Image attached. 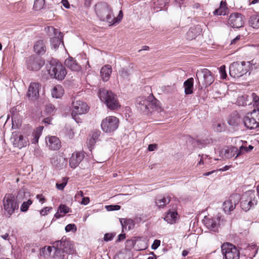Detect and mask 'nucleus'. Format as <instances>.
Listing matches in <instances>:
<instances>
[{
  "label": "nucleus",
  "instance_id": "nucleus-1",
  "mask_svg": "<svg viewBox=\"0 0 259 259\" xmlns=\"http://www.w3.org/2000/svg\"><path fill=\"white\" fill-rule=\"evenodd\" d=\"M159 102L153 95L148 97H139L136 102V106L138 110L141 112L148 113L152 112L158 109Z\"/></svg>",
  "mask_w": 259,
  "mask_h": 259
},
{
  "label": "nucleus",
  "instance_id": "nucleus-2",
  "mask_svg": "<svg viewBox=\"0 0 259 259\" xmlns=\"http://www.w3.org/2000/svg\"><path fill=\"white\" fill-rule=\"evenodd\" d=\"M95 12L101 21H106L110 25L113 14L112 9L107 3L101 2L95 5Z\"/></svg>",
  "mask_w": 259,
  "mask_h": 259
},
{
  "label": "nucleus",
  "instance_id": "nucleus-3",
  "mask_svg": "<svg viewBox=\"0 0 259 259\" xmlns=\"http://www.w3.org/2000/svg\"><path fill=\"white\" fill-rule=\"evenodd\" d=\"M99 96L101 100L111 110H114L119 106L116 95L111 91L101 89L100 90Z\"/></svg>",
  "mask_w": 259,
  "mask_h": 259
},
{
  "label": "nucleus",
  "instance_id": "nucleus-4",
  "mask_svg": "<svg viewBox=\"0 0 259 259\" xmlns=\"http://www.w3.org/2000/svg\"><path fill=\"white\" fill-rule=\"evenodd\" d=\"M19 203L14 196L11 194H6L3 199V209L4 214L10 218L15 210H18Z\"/></svg>",
  "mask_w": 259,
  "mask_h": 259
},
{
  "label": "nucleus",
  "instance_id": "nucleus-5",
  "mask_svg": "<svg viewBox=\"0 0 259 259\" xmlns=\"http://www.w3.org/2000/svg\"><path fill=\"white\" fill-rule=\"evenodd\" d=\"M49 73L52 78L58 80H63L67 72L64 66L59 61L52 60L50 63Z\"/></svg>",
  "mask_w": 259,
  "mask_h": 259
},
{
  "label": "nucleus",
  "instance_id": "nucleus-6",
  "mask_svg": "<svg viewBox=\"0 0 259 259\" xmlns=\"http://www.w3.org/2000/svg\"><path fill=\"white\" fill-rule=\"evenodd\" d=\"M119 120L114 116H109L104 118L101 123L102 130L105 133L110 134L118 127Z\"/></svg>",
  "mask_w": 259,
  "mask_h": 259
},
{
  "label": "nucleus",
  "instance_id": "nucleus-7",
  "mask_svg": "<svg viewBox=\"0 0 259 259\" xmlns=\"http://www.w3.org/2000/svg\"><path fill=\"white\" fill-rule=\"evenodd\" d=\"M257 202L254 192L247 191L241 198L240 206L243 210L247 211L256 205Z\"/></svg>",
  "mask_w": 259,
  "mask_h": 259
},
{
  "label": "nucleus",
  "instance_id": "nucleus-8",
  "mask_svg": "<svg viewBox=\"0 0 259 259\" xmlns=\"http://www.w3.org/2000/svg\"><path fill=\"white\" fill-rule=\"evenodd\" d=\"M245 126L248 129H255L259 127V111L254 109L252 112H248L243 118Z\"/></svg>",
  "mask_w": 259,
  "mask_h": 259
},
{
  "label": "nucleus",
  "instance_id": "nucleus-9",
  "mask_svg": "<svg viewBox=\"0 0 259 259\" xmlns=\"http://www.w3.org/2000/svg\"><path fill=\"white\" fill-rule=\"evenodd\" d=\"M250 62H245L242 61L241 63L234 62L232 63L229 67V73L231 76L236 78L242 76L246 73V70L244 69V66H249Z\"/></svg>",
  "mask_w": 259,
  "mask_h": 259
},
{
  "label": "nucleus",
  "instance_id": "nucleus-10",
  "mask_svg": "<svg viewBox=\"0 0 259 259\" xmlns=\"http://www.w3.org/2000/svg\"><path fill=\"white\" fill-rule=\"evenodd\" d=\"M221 249L225 259H239L240 252L232 244L225 243L222 245Z\"/></svg>",
  "mask_w": 259,
  "mask_h": 259
},
{
  "label": "nucleus",
  "instance_id": "nucleus-11",
  "mask_svg": "<svg viewBox=\"0 0 259 259\" xmlns=\"http://www.w3.org/2000/svg\"><path fill=\"white\" fill-rule=\"evenodd\" d=\"M52 244L53 248L61 250L65 254H73L75 251L73 243L66 238L54 241Z\"/></svg>",
  "mask_w": 259,
  "mask_h": 259
},
{
  "label": "nucleus",
  "instance_id": "nucleus-12",
  "mask_svg": "<svg viewBox=\"0 0 259 259\" xmlns=\"http://www.w3.org/2000/svg\"><path fill=\"white\" fill-rule=\"evenodd\" d=\"M89 107L86 103L80 100L73 101L72 102L71 115L76 120V117L77 116L86 113L89 111Z\"/></svg>",
  "mask_w": 259,
  "mask_h": 259
},
{
  "label": "nucleus",
  "instance_id": "nucleus-13",
  "mask_svg": "<svg viewBox=\"0 0 259 259\" xmlns=\"http://www.w3.org/2000/svg\"><path fill=\"white\" fill-rule=\"evenodd\" d=\"M27 68L32 71L39 70L45 64V61L39 57L31 56L27 59Z\"/></svg>",
  "mask_w": 259,
  "mask_h": 259
},
{
  "label": "nucleus",
  "instance_id": "nucleus-14",
  "mask_svg": "<svg viewBox=\"0 0 259 259\" xmlns=\"http://www.w3.org/2000/svg\"><path fill=\"white\" fill-rule=\"evenodd\" d=\"M196 76L198 80L199 78L202 76L201 83L203 86L207 87L210 85L214 81V79L211 72L207 69H202L200 71L196 73Z\"/></svg>",
  "mask_w": 259,
  "mask_h": 259
},
{
  "label": "nucleus",
  "instance_id": "nucleus-15",
  "mask_svg": "<svg viewBox=\"0 0 259 259\" xmlns=\"http://www.w3.org/2000/svg\"><path fill=\"white\" fill-rule=\"evenodd\" d=\"M240 199L238 194H234L230 196L229 198L225 200L223 204V208L226 213H229L236 207V204L238 203Z\"/></svg>",
  "mask_w": 259,
  "mask_h": 259
},
{
  "label": "nucleus",
  "instance_id": "nucleus-16",
  "mask_svg": "<svg viewBox=\"0 0 259 259\" xmlns=\"http://www.w3.org/2000/svg\"><path fill=\"white\" fill-rule=\"evenodd\" d=\"M228 24L233 28H240L244 25V17L238 13H232L229 16Z\"/></svg>",
  "mask_w": 259,
  "mask_h": 259
},
{
  "label": "nucleus",
  "instance_id": "nucleus-17",
  "mask_svg": "<svg viewBox=\"0 0 259 259\" xmlns=\"http://www.w3.org/2000/svg\"><path fill=\"white\" fill-rule=\"evenodd\" d=\"M11 141L14 147L19 149L26 147L29 143L28 140L26 137L16 132L13 133Z\"/></svg>",
  "mask_w": 259,
  "mask_h": 259
},
{
  "label": "nucleus",
  "instance_id": "nucleus-18",
  "mask_svg": "<svg viewBox=\"0 0 259 259\" xmlns=\"http://www.w3.org/2000/svg\"><path fill=\"white\" fill-rule=\"evenodd\" d=\"M203 221L208 229L213 232H218L219 228V219L218 218H209L205 217Z\"/></svg>",
  "mask_w": 259,
  "mask_h": 259
},
{
  "label": "nucleus",
  "instance_id": "nucleus-19",
  "mask_svg": "<svg viewBox=\"0 0 259 259\" xmlns=\"http://www.w3.org/2000/svg\"><path fill=\"white\" fill-rule=\"evenodd\" d=\"M243 146L240 147L238 149L235 147H227L223 151L224 156L227 158H231L234 156L237 158L242 154Z\"/></svg>",
  "mask_w": 259,
  "mask_h": 259
},
{
  "label": "nucleus",
  "instance_id": "nucleus-20",
  "mask_svg": "<svg viewBox=\"0 0 259 259\" xmlns=\"http://www.w3.org/2000/svg\"><path fill=\"white\" fill-rule=\"evenodd\" d=\"M54 32V36L51 38V46L54 48H57L61 42H63V34L59 30L53 27L49 28Z\"/></svg>",
  "mask_w": 259,
  "mask_h": 259
},
{
  "label": "nucleus",
  "instance_id": "nucleus-21",
  "mask_svg": "<svg viewBox=\"0 0 259 259\" xmlns=\"http://www.w3.org/2000/svg\"><path fill=\"white\" fill-rule=\"evenodd\" d=\"M40 85L38 83H31L27 93V97L31 100H36L39 96Z\"/></svg>",
  "mask_w": 259,
  "mask_h": 259
},
{
  "label": "nucleus",
  "instance_id": "nucleus-22",
  "mask_svg": "<svg viewBox=\"0 0 259 259\" xmlns=\"http://www.w3.org/2000/svg\"><path fill=\"white\" fill-rule=\"evenodd\" d=\"M84 158L83 152H77L72 153L70 158L69 164L71 168L76 167Z\"/></svg>",
  "mask_w": 259,
  "mask_h": 259
},
{
  "label": "nucleus",
  "instance_id": "nucleus-23",
  "mask_svg": "<svg viewBox=\"0 0 259 259\" xmlns=\"http://www.w3.org/2000/svg\"><path fill=\"white\" fill-rule=\"evenodd\" d=\"M65 66L73 71H79L81 70V66L74 58L69 57L64 62Z\"/></svg>",
  "mask_w": 259,
  "mask_h": 259
},
{
  "label": "nucleus",
  "instance_id": "nucleus-24",
  "mask_svg": "<svg viewBox=\"0 0 259 259\" xmlns=\"http://www.w3.org/2000/svg\"><path fill=\"white\" fill-rule=\"evenodd\" d=\"M47 145L50 149L53 150H57L61 147V142L60 140L55 136L49 137L46 141Z\"/></svg>",
  "mask_w": 259,
  "mask_h": 259
},
{
  "label": "nucleus",
  "instance_id": "nucleus-25",
  "mask_svg": "<svg viewBox=\"0 0 259 259\" xmlns=\"http://www.w3.org/2000/svg\"><path fill=\"white\" fill-rule=\"evenodd\" d=\"M112 72V67L109 65H104L101 69L100 74L101 76L104 81H107L109 80L110 75Z\"/></svg>",
  "mask_w": 259,
  "mask_h": 259
},
{
  "label": "nucleus",
  "instance_id": "nucleus-26",
  "mask_svg": "<svg viewBox=\"0 0 259 259\" xmlns=\"http://www.w3.org/2000/svg\"><path fill=\"white\" fill-rule=\"evenodd\" d=\"M34 50L38 55H42L46 52V46L42 40H38L35 42L34 45Z\"/></svg>",
  "mask_w": 259,
  "mask_h": 259
},
{
  "label": "nucleus",
  "instance_id": "nucleus-27",
  "mask_svg": "<svg viewBox=\"0 0 259 259\" xmlns=\"http://www.w3.org/2000/svg\"><path fill=\"white\" fill-rule=\"evenodd\" d=\"M120 222L122 227V232L124 231V230H126L127 228L128 230L134 228L135 223L132 219H120Z\"/></svg>",
  "mask_w": 259,
  "mask_h": 259
},
{
  "label": "nucleus",
  "instance_id": "nucleus-28",
  "mask_svg": "<svg viewBox=\"0 0 259 259\" xmlns=\"http://www.w3.org/2000/svg\"><path fill=\"white\" fill-rule=\"evenodd\" d=\"M193 78H190L184 82L185 93L186 95L191 94L193 93Z\"/></svg>",
  "mask_w": 259,
  "mask_h": 259
},
{
  "label": "nucleus",
  "instance_id": "nucleus-29",
  "mask_svg": "<svg viewBox=\"0 0 259 259\" xmlns=\"http://www.w3.org/2000/svg\"><path fill=\"white\" fill-rule=\"evenodd\" d=\"M64 91L61 85H57L54 87L52 91L53 97L56 98H61L64 94Z\"/></svg>",
  "mask_w": 259,
  "mask_h": 259
},
{
  "label": "nucleus",
  "instance_id": "nucleus-30",
  "mask_svg": "<svg viewBox=\"0 0 259 259\" xmlns=\"http://www.w3.org/2000/svg\"><path fill=\"white\" fill-rule=\"evenodd\" d=\"M178 213L176 211H168L164 220L168 223L172 224L176 221Z\"/></svg>",
  "mask_w": 259,
  "mask_h": 259
},
{
  "label": "nucleus",
  "instance_id": "nucleus-31",
  "mask_svg": "<svg viewBox=\"0 0 259 259\" xmlns=\"http://www.w3.org/2000/svg\"><path fill=\"white\" fill-rule=\"evenodd\" d=\"M236 103L238 106H247L251 104V102L249 101V96L247 95H242L237 98Z\"/></svg>",
  "mask_w": 259,
  "mask_h": 259
},
{
  "label": "nucleus",
  "instance_id": "nucleus-32",
  "mask_svg": "<svg viewBox=\"0 0 259 259\" xmlns=\"http://www.w3.org/2000/svg\"><path fill=\"white\" fill-rule=\"evenodd\" d=\"M65 159L58 155H55L51 159V163L55 167L60 168L63 166V163H61L62 161H64Z\"/></svg>",
  "mask_w": 259,
  "mask_h": 259
},
{
  "label": "nucleus",
  "instance_id": "nucleus-33",
  "mask_svg": "<svg viewBox=\"0 0 259 259\" xmlns=\"http://www.w3.org/2000/svg\"><path fill=\"white\" fill-rule=\"evenodd\" d=\"M249 25L253 28H259V14H254L249 19Z\"/></svg>",
  "mask_w": 259,
  "mask_h": 259
},
{
  "label": "nucleus",
  "instance_id": "nucleus-34",
  "mask_svg": "<svg viewBox=\"0 0 259 259\" xmlns=\"http://www.w3.org/2000/svg\"><path fill=\"white\" fill-rule=\"evenodd\" d=\"M227 12L226 3L222 1L220 3V8L216 9L214 12V15H225Z\"/></svg>",
  "mask_w": 259,
  "mask_h": 259
},
{
  "label": "nucleus",
  "instance_id": "nucleus-35",
  "mask_svg": "<svg viewBox=\"0 0 259 259\" xmlns=\"http://www.w3.org/2000/svg\"><path fill=\"white\" fill-rule=\"evenodd\" d=\"M170 201V198L169 196L163 197V198H157L155 200V203L159 208L163 207Z\"/></svg>",
  "mask_w": 259,
  "mask_h": 259
},
{
  "label": "nucleus",
  "instance_id": "nucleus-36",
  "mask_svg": "<svg viewBox=\"0 0 259 259\" xmlns=\"http://www.w3.org/2000/svg\"><path fill=\"white\" fill-rule=\"evenodd\" d=\"M240 122V118L237 113L231 115L228 119V123L233 126L237 125Z\"/></svg>",
  "mask_w": 259,
  "mask_h": 259
},
{
  "label": "nucleus",
  "instance_id": "nucleus-37",
  "mask_svg": "<svg viewBox=\"0 0 259 259\" xmlns=\"http://www.w3.org/2000/svg\"><path fill=\"white\" fill-rule=\"evenodd\" d=\"M53 248V246H45L42 247L40 251V255L45 258H47L51 255Z\"/></svg>",
  "mask_w": 259,
  "mask_h": 259
},
{
  "label": "nucleus",
  "instance_id": "nucleus-38",
  "mask_svg": "<svg viewBox=\"0 0 259 259\" xmlns=\"http://www.w3.org/2000/svg\"><path fill=\"white\" fill-rule=\"evenodd\" d=\"M55 252L53 255V259H66V255L63 251L57 248H54Z\"/></svg>",
  "mask_w": 259,
  "mask_h": 259
},
{
  "label": "nucleus",
  "instance_id": "nucleus-39",
  "mask_svg": "<svg viewBox=\"0 0 259 259\" xmlns=\"http://www.w3.org/2000/svg\"><path fill=\"white\" fill-rule=\"evenodd\" d=\"M249 101L251 102V104L253 103V106L258 109L259 107V97L256 94L252 93L251 96H249Z\"/></svg>",
  "mask_w": 259,
  "mask_h": 259
},
{
  "label": "nucleus",
  "instance_id": "nucleus-40",
  "mask_svg": "<svg viewBox=\"0 0 259 259\" xmlns=\"http://www.w3.org/2000/svg\"><path fill=\"white\" fill-rule=\"evenodd\" d=\"M45 0H34L33 8L36 11H38L43 8L45 5Z\"/></svg>",
  "mask_w": 259,
  "mask_h": 259
},
{
  "label": "nucleus",
  "instance_id": "nucleus-41",
  "mask_svg": "<svg viewBox=\"0 0 259 259\" xmlns=\"http://www.w3.org/2000/svg\"><path fill=\"white\" fill-rule=\"evenodd\" d=\"M196 27H191L187 33V38L193 39L195 38L197 33L195 32Z\"/></svg>",
  "mask_w": 259,
  "mask_h": 259
},
{
  "label": "nucleus",
  "instance_id": "nucleus-42",
  "mask_svg": "<svg viewBox=\"0 0 259 259\" xmlns=\"http://www.w3.org/2000/svg\"><path fill=\"white\" fill-rule=\"evenodd\" d=\"M123 18V13L122 11H120L117 17H114V16L112 17V19L111 21L110 25H113L116 23H118L121 21Z\"/></svg>",
  "mask_w": 259,
  "mask_h": 259
},
{
  "label": "nucleus",
  "instance_id": "nucleus-43",
  "mask_svg": "<svg viewBox=\"0 0 259 259\" xmlns=\"http://www.w3.org/2000/svg\"><path fill=\"white\" fill-rule=\"evenodd\" d=\"M32 203V201L30 199L28 200L26 202H24L20 207V210L22 212L26 211Z\"/></svg>",
  "mask_w": 259,
  "mask_h": 259
},
{
  "label": "nucleus",
  "instance_id": "nucleus-44",
  "mask_svg": "<svg viewBox=\"0 0 259 259\" xmlns=\"http://www.w3.org/2000/svg\"><path fill=\"white\" fill-rule=\"evenodd\" d=\"M68 179L66 178H63L62 179V183L59 184H56V187L58 189L60 190H63L64 187L66 186L67 184Z\"/></svg>",
  "mask_w": 259,
  "mask_h": 259
},
{
  "label": "nucleus",
  "instance_id": "nucleus-45",
  "mask_svg": "<svg viewBox=\"0 0 259 259\" xmlns=\"http://www.w3.org/2000/svg\"><path fill=\"white\" fill-rule=\"evenodd\" d=\"M77 230L76 227L74 224H69L65 227V231L67 232L72 231V232H75Z\"/></svg>",
  "mask_w": 259,
  "mask_h": 259
},
{
  "label": "nucleus",
  "instance_id": "nucleus-46",
  "mask_svg": "<svg viewBox=\"0 0 259 259\" xmlns=\"http://www.w3.org/2000/svg\"><path fill=\"white\" fill-rule=\"evenodd\" d=\"M119 76L123 79H127L129 76L128 71L125 69H121L119 71Z\"/></svg>",
  "mask_w": 259,
  "mask_h": 259
},
{
  "label": "nucleus",
  "instance_id": "nucleus-47",
  "mask_svg": "<svg viewBox=\"0 0 259 259\" xmlns=\"http://www.w3.org/2000/svg\"><path fill=\"white\" fill-rule=\"evenodd\" d=\"M55 110V107L52 104H48L46 106V111L49 114H52L54 112Z\"/></svg>",
  "mask_w": 259,
  "mask_h": 259
},
{
  "label": "nucleus",
  "instance_id": "nucleus-48",
  "mask_svg": "<svg viewBox=\"0 0 259 259\" xmlns=\"http://www.w3.org/2000/svg\"><path fill=\"white\" fill-rule=\"evenodd\" d=\"M59 210H60V212H63L64 214L67 213L70 211V208L64 204L60 205L59 207Z\"/></svg>",
  "mask_w": 259,
  "mask_h": 259
},
{
  "label": "nucleus",
  "instance_id": "nucleus-49",
  "mask_svg": "<svg viewBox=\"0 0 259 259\" xmlns=\"http://www.w3.org/2000/svg\"><path fill=\"white\" fill-rule=\"evenodd\" d=\"M219 72L221 75V78L225 79L227 77V73L226 72V67L225 65L221 66L219 68Z\"/></svg>",
  "mask_w": 259,
  "mask_h": 259
},
{
  "label": "nucleus",
  "instance_id": "nucleus-50",
  "mask_svg": "<svg viewBox=\"0 0 259 259\" xmlns=\"http://www.w3.org/2000/svg\"><path fill=\"white\" fill-rule=\"evenodd\" d=\"M115 234L113 233H106L104 235V240L105 241H109L112 240Z\"/></svg>",
  "mask_w": 259,
  "mask_h": 259
},
{
  "label": "nucleus",
  "instance_id": "nucleus-51",
  "mask_svg": "<svg viewBox=\"0 0 259 259\" xmlns=\"http://www.w3.org/2000/svg\"><path fill=\"white\" fill-rule=\"evenodd\" d=\"M101 134V132L99 130H95L93 131L92 133V138L97 141Z\"/></svg>",
  "mask_w": 259,
  "mask_h": 259
},
{
  "label": "nucleus",
  "instance_id": "nucleus-52",
  "mask_svg": "<svg viewBox=\"0 0 259 259\" xmlns=\"http://www.w3.org/2000/svg\"><path fill=\"white\" fill-rule=\"evenodd\" d=\"M106 207L108 211L117 210L120 208V206L118 205H107L106 206Z\"/></svg>",
  "mask_w": 259,
  "mask_h": 259
},
{
  "label": "nucleus",
  "instance_id": "nucleus-53",
  "mask_svg": "<svg viewBox=\"0 0 259 259\" xmlns=\"http://www.w3.org/2000/svg\"><path fill=\"white\" fill-rule=\"evenodd\" d=\"M15 8L16 9V12H18L19 13H23L24 12V10H23V5L21 3H16L15 4Z\"/></svg>",
  "mask_w": 259,
  "mask_h": 259
},
{
  "label": "nucleus",
  "instance_id": "nucleus-54",
  "mask_svg": "<svg viewBox=\"0 0 259 259\" xmlns=\"http://www.w3.org/2000/svg\"><path fill=\"white\" fill-rule=\"evenodd\" d=\"M96 142H97V141L92 139V138L91 139H90L88 141V142L87 143V145H88L89 148L90 149L91 151L92 150V149L93 148V146L96 144Z\"/></svg>",
  "mask_w": 259,
  "mask_h": 259
},
{
  "label": "nucleus",
  "instance_id": "nucleus-55",
  "mask_svg": "<svg viewBox=\"0 0 259 259\" xmlns=\"http://www.w3.org/2000/svg\"><path fill=\"white\" fill-rule=\"evenodd\" d=\"M51 209L52 207H46L40 211V214L41 215H46Z\"/></svg>",
  "mask_w": 259,
  "mask_h": 259
},
{
  "label": "nucleus",
  "instance_id": "nucleus-56",
  "mask_svg": "<svg viewBox=\"0 0 259 259\" xmlns=\"http://www.w3.org/2000/svg\"><path fill=\"white\" fill-rule=\"evenodd\" d=\"M41 135V133H40V132H38V130H36L34 134V138L33 139V143H36L38 142V139L39 138V137Z\"/></svg>",
  "mask_w": 259,
  "mask_h": 259
},
{
  "label": "nucleus",
  "instance_id": "nucleus-57",
  "mask_svg": "<svg viewBox=\"0 0 259 259\" xmlns=\"http://www.w3.org/2000/svg\"><path fill=\"white\" fill-rule=\"evenodd\" d=\"M160 241L156 239L154 241V242L151 246V248L152 249L155 250L160 246Z\"/></svg>",
  "mask_w": 259,
  "mask_h": 259
},
{
  "label": "nucleus",
  "instance_id": "nucleus-58",
  "mask_svg": "<svg viewBox=\"0 0 259 259\" xmlns=\"http://www.w3.org/2000/svg\"><path fill=\"white\" fill-rule=\"evenodd\" d=\"M90 202V198L88 197H83L80 204L82 205H87Z\"/></svg>",
  "mask_w": 259,
  "mask_h": 259
},
{
  "label": "nucleus",
  "instance_id": "nucleus-59",
  "mask_svg": "<svg viewBox=\"0 0 259 259\" xmlns=\"http://www.w3.org/2000/svg\"><path fill=\"white\" fill-rule=\"evenodd\" d=\"M243 148L242 149V154L245 152H248L253 149V147L251 145H249L248 147H244L243 146Z\"/></svg>",
  "mask_w": 259,
  "mask_h": 259
},
{
  "label": "nucleus",
  "instance_id": "nucleus-60",
  "mask_svg": "<svg viewBox=\"0 0 259 259\" xmlns=\"http://www.w3.org/2000/svg\"><path fill=\"white\" fill-rule=\"evenodd\" d=\"M61 4L66 9H68L70 7V4L67 0H62Z\"/></svg>",
  "mask_w": 259,
  "mask_h": 259
},
{
  "label": "nucleus",
  "instance_id": "nucleus-61",
  "mask_svg": "<svg viewBox=\"0 0 259 259\" xmlns=\"http://www.w3.org/2000/svg\"><path fill=\"white\" fill-rule=\"evenodd\" d=\"M36 197L41 203H43L46 200L45 198L43 197L42 194H37Z\"/></svg>",
  "mask_w": 259,
  "mask_h": 259
},
{
  "label": "nucleus",
  "instance_id": "nucleus-62",
  "mask_svg": "<svg viewBox=\"0 0 259 259\" xmlns=\"http://www.w3.org/2000/svg\"><path fill=\"white\" fill-rule=\"evenodd\" d=\"M156 148V145L155 144H150L148 146V150L150 151H154Z\"/></svg>",
  "mask_w": 259,
  "mask_h": 259
},
{
  "label": "nucleus",
  "instance_id": "nucleus-63",
  "mask_svg": "<svg viewBox=\"0 0 259 259\" xmlns=\"http://www.w3.org/2000/svg\"><path fill=\"white\" fill-rule=\"evenodd\" d=\"M125 238V234H120L118 236V239L117 241L119 242Z\"/></svg>",
  "mask_w": 259,
  "mask_h": 259
},
{
  "label": "nucleus",
  "instance_id": "nucleus-64",
  "mask_svg": "<svg viewBox=\"0 0 259 259\" xmlns=\"http://www.w3.org/2000/svg\"><path fill=\"white\" fill-rule=\"evenodd\" d=\"M9 234L6 233L5 234L1 235V237L5 240H9Z\"/></svg>",
  "mask_w": 259,
  "mask_h": 259
}]
</instances>
